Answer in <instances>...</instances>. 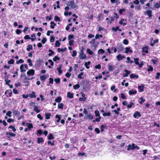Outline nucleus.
I'll use <instances>...</instances> for the list:
<instances>
[{"label":"nucleus","mask_w":160,"mask_h":160,"mask_svg":"<svg viewBox=\"0 0 160 160\" xmlns=\"http://www.w3.org/2000/svg\"><path fill=\"white\" fill-rule=\"evenodd\" d=\"M138 88L139 92H143L144 88V85L143 84H142L141 86H138Z\"/></svg>","instance_id":"nucleus-5"},{"label":"nucleus","mask_w":160,"mask_h":160,"mask_svg":"<svg viewBox=\"0 0 160 160\" xmlns=\"http://www.w3.org/2000/svg\"><path fill=\"white\" fill-rule=\"evenodd\" d=\"M49 52H50V53H49L48 54V55L49 56H52V54H54V52L53 51H52V50H49Z\"/></svg>","instance_id":"nucleus-58"},{"label":"nucleus","mask_w":160,"mask_h":160,"mask_svg":"<svg viewBox=\"0 0 160 160\" xmlns=\"http://www.w3.org/2000/svg\"><path fill=\"white\" fill-rule=\"evenodd\" d=\"M140 101H139V103L140 104H142V103L145 101V100L142 97H141L140 98Z\"/></svg>","instance_id":"nucleus-32"},{"label":"nucleus","mask_w":160,"mask_h":160,"mask_svg":"<svg viewBox=\"0 0 160 160\" xmlns=\"http://www.w3.org/2000/svg\"><path fill=\"white\" fill-rule=\"evenodd\" d=\"M34 110L37 113H39L40 111L38 109V107L37 106H34Z\"/></svg>","instance_id":"nucleus-19"},{"label":"nucleus","mask_w":160,"mask_h":160,"mask_svg":"<svg viewBox=\"0 0 160 160\" xmlns=\"http://www.w3.org/2000/svg\"><path fill=\"white\" fill-rule=\"evenodd\" d=\"M26 126L28 127V128L30 129L31 128H32L33 126L32 123H27L26 124Z\"/></svg>","instance_id":"nucleus-14"},{"label":"nucleus","mask_w":160,"mask_h":160,"mask_svg":"<svg viewBox=\"0 0 160 160\" xmlns=\"http://www.w3.org/2000/svg\"><path fill=\"white\" fill-rule=\"evenodd\" d=\"M95 115L97 117H99L100 116V115L99 112L98 111V110L95 111Z\"/></svg>","instance_id":"nucleus-44"},{"label":"nucleus","mask_w":160,"mask_h":160,"mask_svg":"<svg viewBox=\"0 0 160 160\" xmlns=\"http://www.w3.org/2000/svg\"><path fill=\"white\" fill-rule=\"evenodd\" d=\"M74 41L73 40H70L69 42V45L70 46H72L73 45Z\"/></svg>","instance_id":"nucleus-63"},{"label":"nucleus","mask_w":160,"mask_h":160,"mask_svg":"<svg viewBox=\"0 0 160 160\" xmlns=\"http://www.w3.org/2000/svg\"><path fill=\"white\" fill-rule=\"evenodd\" d=\"M63 104L62 103H59L58 104V107L59 108L62 109L63 108Z\"/></svg>","instance_id":"nucleus-42"},{"label":"nucleus","mask_w":160,"mask_h":160,"mask_svg":"<svg viewBox=\"0 0 160 160\" xmlns=\"http://www.w3.org/2000/svg\"><path fill=\"white\" fill-rule=\"evenodd\" d=\"M68 5L71 8H75L74 1V0H71L68 3Z\"/></svg>","instance_id":"nucleus-4"},{"label":"nucleus","mask_w":160,"mask_h":160,"mask_svg":"<svg viewBox=\"0 0 160 160\" xmlns=\"http://www.w3.org/2000/svg\"><path fill=\"white\" fill-rule=\"evenodd\" d=\"M108 70L110 72L112 71L114 69L113 67L111 65L108 64Z\"/></svg>","instance_id":"nucleus-16"},{"label":"nucleus","mask_w":160,"mask_h":160,"mask_svg":"<svg viewBox=\"0 0 160 160\" xmlns=\"http://www.w3.org/2000/svg\"><path fill=\"white\" fill-rule=\"evenodd\" d=\"M41 80L43 81H45L47 78L46 76L45 75H42L40 77Z\"/></svg>","instance_id":"nucleus-17"},{"label":"nucleus","mask_w":160,"mask_h":160,"mask_svg":"<svg viewBox=\"0 0 160 160\" xmlns=\"http://www.w3.org/2000/svg\"><path fill=\"white\" fill-rule=\"evenodd\" d=\"M67 97L70 98H72L73 97V94L72 93L68 92L67 93Z\"/></svg>","instance_id":"nucleus-18"},{"label":"nucleus","mask_w":160,"mask_h":160,"mask_svg":"<svg viewBox=\"0 0 160 160\" xmlns=\"http://www.w3.org/2000/svg\"><path fill=\"white\" fill-rule=\"evenodd\" d=\"M137 92L136 90H130L129 92V94L130 95H131L132 94H136L137 93Z\"/></svg>","instance_id":"nucleus-15"},{"label":"nucleus","mask_w":160,"mask_h":160,"mask_svg":"<svg viewBox=\"0 0 160 160\" xmlns=\"http://www.w3.org/2000/svg\"><path fill=\"white\" fill-rule=\"evenodd\" d=\"M77 54V53L76 51L75 50H73L72 52V56L73 57H75L76 56Z\"/></svg>","instance_id":"nucleus-43"},{"label":"nucleus","mask_w":160,"mask_h":160,"mask_svg":"<svg viewBox=\"0 0 160 160\" xmlns=\"http://www.w3.org/2000/svg\"><path fill=\"white\" fill-rule=\"evenodd\" d=\"M87 52L90 55H92L93 53V52L89 48L87 49Z\"/></svg>","instance_id":"nucleus-23"},{"label":"nucleus","mask_w":160,"mask_h":160,"mask_svg":"<svg viewBox=\"0 0 160 160\" xmlns=\"http://www.w3.org/2000/svg\"><path fill=\"white\" fill-rule=\"evenodd\" d=\"M24 62V60L22 59H20L18 61H16V63L17 64H19V63H23Z\"/></svg>","instance_id":"nucleus-40"},{"label":"nucleus","mask_w":160,"mask_h":160,"mask_svg":"<svg viewBox=\"0 0 160 160\" xmlns=\"http://www.w3.org/2000/svg\"><path fill=\"white\" fill-rule=\"evenodd\" d=\"M37 139V142L38 143H40L43 142V139L42 138H38Z\"/></svg>","instance_id":"nucleus-20"},{"label":"nucleus","mask_w":160,"mask_h":160,"mask_svg":"<svg viewBox=\"0 0 160 160\" xmlns=\"http://www.w3.org/2000/svg\"><path fill=\"white\" fill-rule=\"evenodd\" d=\"M32 46L31 45H28V48H27V50L28 51H30L31 50H32Z\"/></svg>","instance_id":"nucleus-33"},{"label":"nucleus","mask_w":160,"mask_h":160,"mask_svg":"<svg viewBox=\"0 0 160 160\" xmlns=\"http://www.w3.org/2000/svg\"><path fill=\"white\" fill-rule=\"evenodd\" d=\"M105 52V51L102 49H99L98 51V54H103Z\"/></svg>","instance_id":"nucleus-28"},{"label":"nucleus","mask_w":160,"mask_h":160,"mask_svg":"<svg viewBox=\"0 0 160 160\" xmlns=\"http://www.w3.org/2000/svg\"><path fill=\"white\" fill-rule=\"evenodd\" d=\"M86 117L88 118L89 119L91 120L93 119V116L91 114H89Z\"/></svg>","instance_id":"nucleus-30"},{"label":"nucleus","mask_w":160,"mask_h":160,"mask_svg":"<svg viewBox=\"0 0 160 160\" xmlns=\"http://www.w3.org/2000/svg\"><path fill=\"white\" fill-rule=\"evenodd\" d=\"M125 57L124 56L121 55V54H119L117 56V58L118 61H120L125 58Z\"/></svg>","instance_id":"nucleus-11"},{"label":"nucleus","mask_w":160,"mask_h":160,"mask_svg":"<svg viewBox=\"0 0 160 160\" xmlns=\"http://www.w3.org/2000/svg\"><path fill=\"white\" fill-rule=\"evenodd\" d=\"M133 117L134 118H137V117H141V115L138 111H136L133 114Z\"/></svg>","instance_id":"nucleus-7"},{"label":"nucleus","mask_w":160,"mask_h":160,"mask_svg":"<svg viewBox=\"0 0 160 160\" xmlns=\"http://www.w3.org/2000/svg\"><path fill=\"white\" fill-rule=\"evenodd\" d=\"M57 70L58 72V73L59 74H61L62 73V71L61 69V67H60L58 68Z\"/></svg>","instance_id":"nucleus-36"},{"label":"nucleus","mask_w":160,"mask_h":160,"mask_svg":"<svg viewBox=\"0 0 160 160\" xmlns=\"http://www.w3.org/2000/svg\"><path fill=\"white\" fill-rule=\"evenodd\" d=\"M48 138L49 140H51L53 139L54 138L52 134V133H50L49 134Z\"/></svg>","instance_id":"nucleus-35"},{"label":"nucleus","mask_w":160,"mask_h":160,"mask_svg":"<svg viewBox=\"0 0 160 160\" xmlns=\"http://www.w3.org/2000/svg\"><path fill=\"white\" fill-rule=\"evenodd\" d=\"M12 112L10 111H9L7 112L6 114L7 116H8L9 117H12L11 115Z\"/></svg>","instance_id":"nucleus-46"},{"label":"nucleus","mask_w":160,"mask_h":160,"mask_svg":"<svg viewBox=\"0 0 160 160\" xmlns=\"http://www.w3.org/2000/svg\"><path fill=\"white\" fill-rule=\"evenodd\" d=\"M121 97L123 99H126V98L125 96V95L124 93H122L121 94Z\"/></svg>","instance_id":"nucleus-59"},{"label":"nucleus","mask_w":160,"mask_h":160,"mask_svg":"<svg viewBox=\"0 0 160 160\" xmlns=\"http://www.w3.org/2000/svg\"><path fill=\"white\" fill-rule=\"evenodd\" d=\"M134 62L135 64L136 65L139 64L138 61L139 59L138 58H134Z\"/></svg>","instance_id":"nucleus-25"},{"label":"nucleus","mask_w":160,"mask_h":160,"mask_svg":"<svg viewBox=\"0 0 160 160\" xmlns=\"http://www.w3.org/2000/svg\"><path fill=\"white\" fill-rule=\"evenodd\" d=\"M112 30L114 31L115 32L117 31V30L119 29V27H116V28L113 27L112 28Z\"/></svg>","instance_id":"nucleus-61"},{"label":"nucleus","mask_w":160,"mask_h":160,"mask_svg":"<svg viewBox=\"0 0 160 160\" xmlns=\"http://www.w3.org/2000/svg\"><path fill=\"white\" fill-rule=\"evenodd\" d=\"M13 114L15 116H19L20 114V112L18 110H13L12 111Z\"/></svg>","instance_id":"nucleus-12"},{"label":"nucleus","mask_w":160,"mask_h":160,"mask_svg":"<svg viewBox=\"0 0 160 160\" xmlns=\"http://www.w3.org/2000/svg\"><path fill=\"white\" fill-rule=\"evenodd\" d=\"M9 128L12 129L13 132H15L16 131V129H15V127L12 125L10 126Z\"/></svg>","instance_id":"nucleus-51"},{"label":"nucleus","mask_w":160,"mask_h":160,"mask_svg":"<svg viewBox=\"0 0 160 160\" xmlns=\"http://www.w3.org/2000/svg\"><path fill=\"white\" fill-rule=\"evenodd\" d=\"M27 62L29 63V66H32V61L30 59H27Z\"/></svg>","instance_id":"nucleus-39"},{"label":"nucleus","mask_w":160,"mask_h":160,"mask_svg":"<svg viewBox=\"0 0 160 160\" xmlns=\"http://www.w3.org/2000/svg\"><path fill=\"white\" fill-rule=\"evenodd\" d=\"M60 59V58H59L57 56H55L53 58V60L54 61H56L57 60H59Z\"/></svg>","instance_id":"nucleus-50"},{"label":"nucleus","mask_w":160,"mask_h":160,"mask_svg":"<svg viewBox=\"0 0 160 160\" xmlns=\"http://www.w3.org/2000/svg\"><path fill=\"white\" fill-rule=\"evenodd\" d=\"M62 100V98L61 97H58L55 100L56 102H60Z\"/></svg>","instance_id":"nucleus-24"},{"label":"nucleus","mask_w":160,"mask_h":160,"mask_svg":"<svg viewBox=\"0 0 160 160\" xmlns=\"http://www.w3.org/2000/svg\"><path fill=\"white\" fill-rule=\"evenodd\" d=\"M120 108H118L116 110H113L112 112H114L117 114L118 115L119 114V111H120Z\"/></svg>","instance_id":"nucleus-29"},{"label":"nucleus","mask_w":160,"mask_h":160,"mask_svg":"<svg viewBox=\"0 0 160 160\" xmlns=\"http://www.w3.org/2000/svg\"><path fill=\"white\" fill-rule=\"evenodd\" d=\"M47 39L45 38H43L42 40V42L43 44H45L47 41Z\"/></svg>","instance_id":"nucleus-56"},{"label":"nucleus","mask_w":160,"mask_h":160,"mask_svg":"<svg viewBox=\"0 0 160 160\" xmlns=\"http://www.w3.org/2000/svg\"><path fill=\"white\" fill-rule=\"evenodd\" d=\"M14 60L13 59H11L8 61V63L9 64H13L14 63Z\"/></svg>","instance_id":"nucleus-52"},{"label":"nucleus","mask_w":160,"mask_h":160,"mask_svg":"<svg viewBox=\"0 0 160 160\" xmlns=\"http://www.w3.org/2000/svg\"><path fill=\"white\" fill-rule=\"evenodd\" d=\"M7 134L9 136H12L14 137L16 136L15 134L12 132H7Z\"/></svg>","instance_id":"nucleus-21"},{"label":"nucleus","mask_w":160,"mask_h":160,"mask_svg":"<svg viewBox=\"0 0 160 160\" xmlns=\"http://www.w3.org/2000/svg\"><path fill=\"white\" fill-rule=\"evenodd\" d=\"M102 35H99L98 34H97L95 37V38L96 39L99 38H102Z\"/></svg>","instance_id":"nucleus-38"},{"label":"nucleus","mask_w":160,"mask_h":160,"mask_svg":"<svg viewBox=\"0 0 160 160\" xmlns=\"http://www.w3.org/2000/svg\"><path fill=\"white\" fill-rule=\"evenodd\" d=\"M28 67V65L26 64H23L21 65L20 69L21 72H25L26 71V69Z\"/></svg>","instance_id":"nucleus-2"},{"label":"nucleus","mask_w":160,"mask_h":160,"mask_svg":"<svg viewBox=\"0 0 160 160\" xmlns=\"http://www.w3.org/2000/svg\"><path fill=\"white\" fill-rule=\"evenodd\" d=\"M134 105V103H131L130 104L127 105V108H131L132 107V106Z\"/></svg>","instance_id":"nucleus-64"},{"label":"nucleus","mask_w":160,"mask_h":160,"mask_svg":"<svg viewBox=\"0 0 160 160\" xmlns=\"http://www.w3.org/2000/svg\"><path fill=\"white\" fill-rule=\"evenodd\" d=\"M35 103L34 102L32 101H31L29 103V105L30 106L34 107L35 106Z\"/></svg>","instance_id":"nucleus-60"},{"label":"nucleus","mask_w":160,"mask_h":160,"mask_svg":"<svg viewBox=\"0 0 160 160\" xmlns=\"http://www.w3.org/2000/svg\"><path fill=\"white\" fill-rule=\"evenodd\" d=\"M124 71L126 73L123 74V77H128L131 73L130 71L127 70H125Z\"/></svg>","instance_id":"nucleus-9"},{"label":"nucleus","mask_w":160,"mask_h":160,"mask_svg":"<svg viewBox=\"0 0 160 160\" xmlns=\"http://www.w3.org/2000/svg\"><path fill=\"white\" fill-rule=\"evenodd\" d=\"M55 46L56 47H59L60 45V42L58 41H56L55 43Z\"/></svg>","instance_id":"nucleus-49"},{"label":"nucleus","mask_w":160,"mask_h":160,"mask_svg":"<svg viewBox=\"0 0 160 160\" xmlns=\"http://www.w3.org/2000/svg\"><path fill=\"white\" fill-rule=\"evenodd\" d=\"M28 76H33L35 73V71L33 69L29 70L27 72Z\"/></svg>","instance_id":"nucleus-3"},{"label":"nucleus","mask_w":160,"mask_h":160,"mask_svg":"<svg viewBox=\"0 0 160 160\" xmlns=\"http://www.w3.org/2000/svg\"><path fill=\"white\" fill-rule=\"evenodd\" d=\"M124 21V19H122L119 22V24L121 25L123 24V26H124L126 25V23H123V22Z\"/></svg>","instance_id":"nucleus-48"},{"label":"nucleus","mask_w":160,"mask_h":160,"mask_svg":"<svg viewBox=\"0 0 160 160\" xmlns=\"http://www.w3.org/2000/svg\"><path fill=\"white\" fill-rule=\"evenodd\" d=\"M79 57L80 59L82 60H83L86 58L87 56L84 53V51L82 50H81L79 52Z\"/></svg>","instance_id":"nucleus-1"},{"label":"nucleus","mask_w":160,"mask_h":160,"mask_svg":"<svg viewBox=\"0 0 160 160\" xmlns=\"http://www.w3.org/2000/svg\"><path fill=\"white\" fill-rule=\"evenodd\" d=\"M54 81L56 83H58L60 82V78H55L54 79Z\"/></svg>","instance_id":"nucleus-53"},{"label":"nucleus","mask_w":160,"mask_h":160,"mask_svg":"<svg viewBox=\"0 0 160 160\" xmlns=\"http://www.w3.org/2000/svg\"><path fill=\"white\" fill-rule=\"evenodd\" d=\"M51 26L50 27L52 29H53L54 28V26L56 25V24L53 22H51L50 23Z\"/></svg>","instance_id":"nucleus-26"},{"label":"nucleus","mask_w":160,"mask_h":160,"mask_svg":"<svg viewBox=\"0 0 160 160\" xmlns=\"http://www.w3.org/2000/svg\"><path fill=\"white\" fill-rule=\"evenodd\" d=\"M123 43L125 45H128V40L127 39H125L123 40Z\"/></svg>","instance_id":"nucleus-45"},{"label":"nucleus","mask_w":160,"mask_h":160,"mask_svg":"<svg viewBox=\"0 0 160 160\" xmlns=\"http://www.w3.org/2000/svg\"><path fill=\"white\" fill-rule=\"evenodd\" d=\"M54 20L56 21H60V18L57 16H56L54 18Z\"/></svg>","instance_id":"nucleus-54"},{"label":"nucleus","mask_w":160,"mask_h":160,"mask_svg":"<svg viewBox=\"0 0 160 160\" xmlns=\"http://www.w3.org/2000/svg\"><path fill=\"white\" fill-rule=\"evenodd\" d=\"M45 116H46L45 118L47 119H48L50 118L51 114L50 113H45Z\"/></svg>","instance_id":"nucleus-37"},{"label":"nucleus","mask_w":160,"mask_h":160,"mask_svg":"<svg viewBox=\"0 0 160 160\" xmlns=\"http://www.w3.org/2000/svg\"><path fill=\"white\" fill-rule=\"evenodd\" d=\"M5 81L6 82V84H8V83L11 82V81L10 80H9L7 78H5Z\"/></svg>","instance_id":"nucleus-62"},{"label":"nucleus","mask_w":160,"mask_h":160,"mask_svg":"<svg viewBox=\"0 0 160 160\" xmlns=\"http://www.w3.org/2000/svg\"><path fill=\"white\" fill-rule=\"evenodd\" d=\"M153 70V68L151 66H149V68L148 69L147 71L148 72H149L150 71H152Z\"/></svg>","instance_id":"nucleus-57"},{"label":"nucleus","mask_w":160,"mask_h":160,"mask_svg":"<svg viewBox=\"0 0 160 160\" xmlns=\"http://www.w3.org/2000/svg\"><path fill=\"white\" fill-rule=\"evenodd\" d=\"M160 72H157V73L156 76H155V78L157 79H159L160 78Z\"/></svg>","instance_id":"nucleus-55"},{"label":"nucleus","mask_w":160,"mask_h":160,"mask_svg":"<svg viewBox=\"0 0 160 160\" xmlns=\"http://www.w3.org/2000/svg\"><path fill=\"white\" fill-rule=\"evenodd\" d=\"M135 145V144H134V143H132V145H130V144L128 146V150H132V149H135V148H134Z\"/></svg>","instance_id":"nucleus-10"},{"label":"nucleus","mask_w":160,"mask_h":160,"mask_svg":"<svg viewBox=\"0 0 160 160\" xmlns=\"http://www.w3.org/2000/svg\"><path fill=\"white\" fill-rule=\"evenodd\" d=\"M90 64V61H88V62L85 63L84 65L88 69L89 68V67L88 66Z\"/></svg>","instance_id":"nucleus-34"},{"label":"nucleus","mask_w":160,"mask_h":160,"mask_svg":"<svg viewBox=\"0 0 160 160\" xmlns=\"http://www.w3.org/2000/svg\"><path fill=\"white\" fill-rule=\"evenodd\" d=\"M144 13L147 14L149 18H151L152 17V11L150 10L146 11L144 12Z\"/></svg>","instance_id":"nucleus-6"},{"label":"nucleus","mask_w":160,"mask_h":160,"mask_svg":"<svg viewBox=\"0 0 160 160\" xmlns=\"http://www.w3.org/2000/svg\"><path fill=\"white\" fill-rule=\"evenodd\" d=\"M142 51L145 52L146 53H148V48L147 47H143L142 48Z\"/></svg>","instance_id":"nucleus-27"},{"label":"nucleus","mask_w":160,"mask_h":160,"mask_svg":"<svg viewBox=\"0 0 160 160\" xmlns=\"http://www.w3.org/2000/svg\"><path fill=\"white\" fill-rule=\"evenodd\" d=\"M35 94V92H32L31 93L29 94V96L31 98H36V95Z\"/></svg>","instance_id":"nucleus-13"},{"label":"nucleus","mask_w":160,"mask_h":160,"mask_svg":"<svg viewBox=\"0 0 160 160\" xmlns=\"http://www.w3.org/2000/svg\"><path fill=\"white\" fill-rule=\"evenodd\" d=\"M73 88L75 89H77L80 87V86L78 84H76L73 86Z\"/></svg>","instance_id":"nucleus-47"},{"label":"nucleus","mask_w":160,"mask_h":160,"mask_svg":"<svg viewBox=\"0 0 160 160\" xmlns=\"http://www.w3.org/2000/svg\"><path fill=\"white\" fill-rule=\"evenodd\" d=\"M131 47H126L125 48V51L124 52L126 53H128V52L132 53L133 51L131 49Z\"/></svg>","instance_id":"nucleus-8"},{"label":"nucleus","mask_w":160,"mask_h":160,"mask_svg":"<svg viewBox=\"0 0 160 160\" xmlns=\"http://www.w3.org/2000/svg\"><path fill=\"white\" fill-rule=\"evenodd\" d=\"M111 113L108 112H105L104 113H102V115L103 116H111Z\"/></svg>","instance_id":"nucleus-31"},{"label":"nucleus","mask_w":160,"mask_h":160,"mask_svg":"<svg viewBox=\"0 0 160 160\" xmlns=\"http://www.w3.org/2000/svg\"><path fill=\"white\" fill-rule=\"evenodd\" d=\"M154 7L157 8H158L160 7V4L158 3H156L155 4Z\"/></svg>","instance_id":"nucleus-41"},{"label":"nucleus","mask_w":160,"mask_h":160,"mask_svg":"<svg viewBox=\"0 0 160 160\" xmlns=\"http://www.w3.org/2000/svg\"><path fill=\"white\" fill-rule=\"evenodd\" d=\"M130 78H138V75H136L135 74H131L130 76Z\"/></svg>","instance_id":"nucleus-22"}]
</instances>
